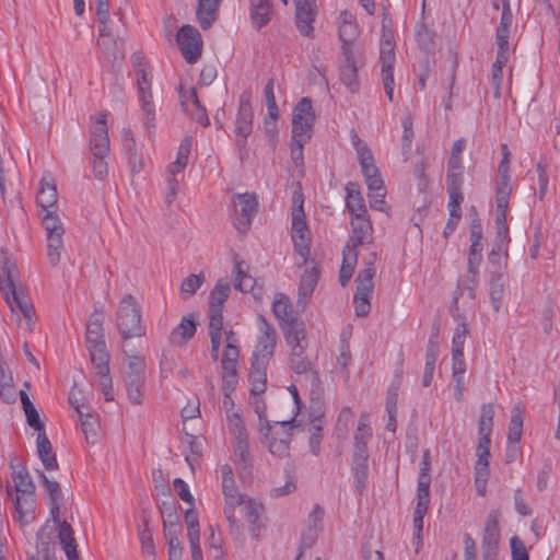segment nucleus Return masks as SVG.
Listing matches in <instances>:
<instances>
[{"label": "nucleus", "instance_id": "f257e3e1", "mask_svg": "<svg viewBox=\"0 0 560 560\" xmlns=\"http://www.w3.org/2000/svg\"><path fill=\"white\" fill-rule=\"evenodd\" d=\"M116 327L122 340L141 337L145 328L141 322V307L131 294H126L119 302L116 313Z\"/></svg>", "mask_w": 560, "mask_h": 560}, {"label": "nucleus", "instance_id": "f03ea898", "mask_svg": "<svg viewBox=\"0 0 560 560\" xmlns=\"http://www.w3.org/2000/svg\"><path fill=\"white\" fill-rule=\"evenodd\" d=\"M222 474V492L224 495L223 513L230 524L231 535L238 537L242 534V526L235 515L236 508L245 502V494L238 492L233 478V470L230 465L221 467Z\"/></svg>", "mask_w": 560, "mask_h": 560}, {"label": "nucleus", "instance_id": "7ed1b4c3", "mask_svg": "<svg viewBox=\"0 0 560 560\" xmlns=\"http://www.w3.org/2000/svg\"><path fill=\"white\" fill-rule=\"evenodd\" d=\"M272 312L279 322L285 341L306 338L305 324L300 317L294 315L292 303L285 294L278 293L275 295Z\"/></svg>", "mask_w": 560, "mask_h": 560}, {"label": "nucleus", "instance_id": "20e7f679", "mask_svg": "<svg viewBox=\"0 0 560 560\" xmlns=\"http://www.w3.org/2000/svg\"><path fill=\"white\" fill-rule=\"evenodd\" d=\"M296 428L295 419L273 421L270 423V433L259 432L260 441L268 446L269 452L279 458L290 455V444L293 430Z\"/></svg>", "mask_w": 560, "mask_h": 560}, {"label": "nucleus", "instance_id": "39448f33", "mask_svg": "<svg viewBox=\"0 0 560 560\" xmlns=\"http://www.w3.org/2000/svg\"><path fill=\"white\" fill-rule=\"evenodd\" d=\"M395 40L392 31L384 30L381 35L380 61L382 65V81L384 91L389 100L393 101L394 94V63H395Z\"/></svg>", "mask_w": 560, "mask_h": 560}, {"label": "nucleus", "instance_id": "423d86ee", "mask_svg": "<svg viewBox=\"0 0 560 560\" xmlns=\"http://www.w3.org/2000/svg\"><path fill=\"white\" fill-rule=\"evenodd\" d=\"M316 115L313 102L310 97H302L292 110V135L291 138L310 141L313 136V128Z\"/></svg>", "mask_w": 560, "mask_h": 560}, {"label": "nucleus", "instance_id": "0eeeda50", "mask_svg": "<svg viewBox=\"0 0 560 560\" xmlns=\"http://www.w3.org/2000/svg\"><path fill=\"white\" fill-rule=\"evenodd\" d=\"M43 228L47 234V257L51 266H57L63 248V225L58 215L52 211H46L42 219Z\"/></svg>", "mask_w": 560, "mask_h": 560}, {"label": "nucleus", "instance_id": "6e6552de", "mask_svg": "<svg viewBox=\"0 0 560 560\" xmlns=\"http://www.w3.org/2000/svg\"><path fill=\"white\" fill-rule=\"evenodd\" d=\"M260 320L261 334L253 353L252 362L256 366H267L275 353L277 331L264 317H260Z\"/></svg>", "mask_w": 560, "mask_h": 560}, {"label": "nucleus", "instance_id": "1a4fd4ad", "mask_svg": "<svg viewBox=\"0 0 560 560\" xmlns=\"http://www.w3.org/2000/svg\"><path fill=\"white\" fill-rule=\"evenodd\" d=\"M137 86L138 95L143 113V124L145 129L150 132L155 128V108L151 92V80L145 68L137 70Z\"/></svg>", "mask_w": 560, "mask_h": 560}, {"label": "nucleus", "instance_id": "9d476101", "mask_svg": "<svg viewBox=\"0 0 560 560\" xmlns=\"http://www.w3.org/2000/svg\"><path fill=\"white\" fill-rule=\"evenodd\" d=\"M235 206L240 209H235V215L233 224L236 230L246 234L252 225V219L257 213L258 200L255 194H236L234 196Z\"/></svg>", "mask_w": 560, "mask_h": 560}, {"label": "nucleus", "instance_id": "9b49d317", "mask_svg": "<svg viewBox=\"0 0 560 560\" xmlns=\"http://www.w3.org/2000/svg\"><path fill=\"white\" fill-rule=\"evenodd\" d=\"M184 59L192 65L202 54V38L199 31L191 25H184L177 32L176 38Z\"/></svg>", "mask_w": 560, "mask_h": 560}, {"label": "nucleus", "instance_id": "f8f14e48", "mask_svg": "<svg viewBox=\"0 0 560 560\" xmlns=\"http://www.w3.org/2000/svg\"><path fill=\"white\" fill-rule=\"evenodd\" d=\"M283 4H288V0H281ZM295 4V24L299 32L303 36H312L314 27L313 23L316 18L315 0H293Z\"/></svg>", "mask_w": 560, "mask_h": 560}, {"label": "nucleus", "instance_id": "ddd939ff", "mask_svg": "<svg viewBox=\"0 0 560 560\" xmlns=\"http://www.w3.org/2000/svg\"><path fill=\"white\" fill-rule=\"evenodd\" d=\"M107 114L100 113L95 124L91 128V153L92 154H108L109 152V138L107 128Z\"/></svg>", "mask_w": 560, "mask_h": 560}, {"label": "nucleus", "instance_id": "4468645a", "mask_svg": "<svg viewBox=\"0 0 560 560\" xmlns=\"http://www.w3.org/2000/svg\"><path fill=\"white\" fill-rule=\"evenodd\" d=\"M339 39L341 40L342 55L353 54L352 43L359 36V27L353 15L343 10L339 14Z\"/></svg>", "mask_w": 560, "mask_h": 560}, {"label": "nucleus", "instance_id": "2eb2a0df", "mask_svg": "<svg viewBox=\"0 0 560 560\" xmlns=\"http://www.w3.org/2000/svg\"><path fill=\"white\" fill-rule=\"evenodd\" d=\"M352 232L343 249L358 250V247L373 241V226L369 218L351 220Z\"/></svg>", "mask_w": 560, "mask_h": 560}, {"label": "nucleus", "instance_id": "dca6fc26", "mask_svg": "<svg viewBox=\"0 0 560 560\" xmlns=\"http://www.w3.org/2000/svg\"><path fill=\"white\" fill-rule=\"evenodd\" d=\"M320 276V270L317 266H313L311 268H306L303 275L301 276L300 284H299V298L296 301V305L301 311H304L308 299L312 296Z\"/></svg>", "mask_w": 560, "mask_h": 560}, {"label": "nucleus", "instance_id": "f3484780", "mask_svg": "<svg viewBox=\"0 0 560 560\" xmlns=\"http://www.w3.org/2000/svg\"><path fill=\"white\" fill-rule=\"evenodd\" d=\"M479 281V273L470 275L466 278H459L457 281L456 289L453 294V300L451 303V314L455 320L462 319V314L459 313L458 300L459 296L466 291L470 300H475L476 298V289Z\"/></svg>", "mask_w": 560, "mask_h": 560}, {"label": "nucleus", "instance_id": "a211bd4d", "mask_svg": "<svg viewBox=\"0 0 560 560\" xmlns=\"http://www.w3.org/2000/svg\"><path fill=\"white\" fill-rule=\"evenodd\" d=\"M305 338H296V340L290 339L287 343L291 348L290 354V368L296 374H307L312 372L313 375H317L316 372L312 371V363L304 357L305 347L302 345V341Z\"/></svg>", "mask_w": 560, "mask_h": 560}, {"label": "nucleus", "instance_id": "6ab92c4d", "mask_svg": "<svg viewBox=\"0 0 560 560\" xmlns=\"http://www.w3.org/2000/svg\"><path fill=\"white\" fill-rule=\"evenodd\" d=\"M430 493L417 492V505L413 511V545H416V551L422 545V529L423 518L429 510Z\"/></svg>", "mask_w": 560, "mask_h": 560}, {"label": "nucleus", "instance_id": "aec40b11", "mask_svg": "<svg viewBox=\"0 0 560 560\" xmlns=\"http://www.w3.org/2000/svg\"><path fill=\"white\" fill-rule=\"evenodd\" d=\"M347 201L346 207L351 215V220L359 218H369L364 199L357 183L349 182L346 186Z\"/></svg>", "mask_w": 560, "mask_h": 560}, {"label": "nucleus", "instance_id": "412c9836", "mask_svg": "<svg viewBox=\"0 0 560 560\" xmlns=\"http://www.w3.org/2000/svg\"><path fill=\"white\" fill-rule=\"evenodd\" d=\"M253 119L254 112L250 101L242 95L235 120V133L237 137L250 136L253 131Z\"/></svg>", "mask_w": 560, "mask_h": 560}, {"label": "nucleus", "instance_id": "4be33fe9", "mask_svg": "<svg viewBox=\"0 0 560 560\" xmlns=\"http://www.w3.org/2000/svg\"><path fill=\"white\" fill-rule=\"evenodd\" d=\"M500 540V528H499V513L492 511L489 513L483 537H482V551H498V545Z\"/></svg>", "mask_w": 560, "mask_h": 560}, {"label": "nucleus", "instance_id": "5701e85b", "mask_svg": "<svg viewBox=\"0 0 560 560\" xmlns=\"http://www.w3.org/2000/svg\"><path fill=\"white\" fill-rule=\"evenodd\" d=\"M91 362L98 376H106L109 373V353L106 350L105 341L88 343Z\"/></svg>", "mask_w": 560, "mask_h": 560}, {"label": "nucleus", "instance_id": "b1692460", "mask_svg": "<svg viewBox=\"0 0 560 560\" xmlns=\"http://www.w3.org/2000/svg\"><path fill=\"white\" fill-rule=\"evenodd\" d=\"M241 508V512L244 514V517L252 525V537L257 538L259 536V532L261 528V525L259 524V518L265 511L264 505L252 498L245 497V502L242 503Z\"/></svg>", "mask_w": 560, "mask_h": 560}, {"label": "nucleus", "instance_id": "393cba45", "mask_svg": "<svg viewBox=\"0 0 560 560\" xmlns=\"http://www.w3.org/2000/svg\"><path fill=\"white\" fill-rule=\"evenodd\" d=\"M351 471L353 476L354 487L357 491L361 494L365 490L368 482L369 455H363L362 451H360V453L358 454H353Z\"/></svg>", "mask_w": 560, "mask_h": 560}, {"label": "nucleus", "instance_id": "a878e982", "mask_svg": "<svg viewBox=\"0 0 560 560\" xmlns=\"http://www.w3.org/2000/svg\"><path fill=\"white\" fill-rule=\"evenodd\" d=\"M196 322L191 314L184 316L180 323L171 331L170 342L174 346H183L196 334Z\"/></svg>", "mask_w": 560, "mask_h": 560}, {"label": "nucleus", "instance_id": "bb28decb", "mask_svg": "<svg viewBox=\"0 0 560 560\" xmlns=\"http://www.w3.org/2000/svg\"><path fill=\"white\" fill-rule=\"evenodd\" d=\"M13 502L15 512L19 515V521L22 525H27L35 520V493L16 494Z\"/></svg>", "mask_w": 560, "mask_h": 560}, {"label": "nucleus", "instance_id": "cd10ccee", "mask_svg": "<svg viewBox=\"0 0 560 560\" xmlns=\"http://www.w3.org/2000/svg\"><path fill=\"white\" fill-rule=\"evenodd\" d=\"M303 195L294 191L292 196V234H310L306 223V217L303 209Z\"/></svg>", "mask_w": 560, "mask_h": 560}, {"label": "nucleus", "instance_id": "c85d7f7f", "mask_svg": "<svg viewBox=\"0 0 560 560\" xmlns=\"http://www.w3.org/2000/svg\"><path fill=\"white\" fill-rule=\"evenodd\" d=\"M10 468L12 469L11 477L14 482L16 494L35 493L36 487L27 471V468L24 465L15 466L12 460L10 463Z\"/></svg>", "mask_w": 560, "mask_h": 560}, {"label": "nucleus", "instance_id": "c756f323", "mask_svg": "<svg viewBox=\"0 0 560 560\" xmlns=\"http://www.w3.org/2000/svg\"><path fill=\"white\" fill-rule=\"evenodd\" d=\"M345 63L340 66V81L350 92H357L360 86L358 68L353 54L343 55Z\"/></svg>", "mask_w": 560, "mask_h": 560}, {"label": "nucleus", "instance_id": "7c9ffc66", "mask_svg": "<svg viewBox=\"0 0 560 560\" xmlns=\"http://www.w3.org/2000/svg\"><path fill=\"white\" fill-rule=\"evenodd\" d=\"M465 372L466 363L464 353L452 354V380L455 383L454 397L457 401H460L465 390Z\"/></svg>", "mask_w": 560, "mask_h": 560}, {"label": "nucleus", "instance_id": "2f4dec72", "mask_svg": "<svg viewBox=\"0 0 560 560\" xmlns=\"http://www.w3.org/2000/svg\"><path fill=\"white\" fill-rule=\"evenodd\" d=\"M36 444L38 457L40 458L45 469H58L57 457L46 432H39L37 434Z\"/></svg>", "mask_w": 560, "mask_h": 560}, {"label": "nucleus", "instance_id": "473e14b6", "mask_svg": "<svg viewBox=\"0 0 560 560\" xmlns=\"http://www.w3.org/2000/svg\"><path fill=\"white\" fill-rule=\"evenodd\" d=\"M221 0H198L197 19L202 30H208L214 22Z\"/></svg>", "mask_w": 560, "mask_h": 560}, {"label": "nucleus", "instance_id": "72a5a7b5", "mask_svg": "<svg viewBox=\"0 0 560 560\" xmlns=\"http://www.w3.org/2000/svg\"><path fill=\"white\" fill-rule=\"evenodd\" d=\"M463 185H458L456 178H451L448 180V185H446V191L448 195L447 209L450 211V217L455 219L462 218V203L464 201V195L462 191Z\"/></svg>", "mask_w": 560, "mask_h": 560}, {"label": "nucleus", "instance_id": "f704fd0d", "mask_svg": "<svg viewBox=\"0 0 560 560\" xmlns=\"http://www.w3.org/2000/svg\"><path fill=\"white\" fill-rule=\"evenodd\" d=\"M250 1V18L255 28L260 30L271 19V3L270 0H249Z\"/></svg>", "mask_w": 560, "mask_h": 560}, {"label": "nucleus", "instance_id": "c9c22d12", "mask_svg": "<svg viewBox=\"0 0 560 560\" xmlns=\"http://www.w3.org/2000/svg\"><path fill=\"white\" fill-rule=\"evenodd\" d=\"M511 192L512 190H495V230H509L506 219Z\"/></svg>", "mask_w": 560, "mask_h": 560}, {"label": "nucleus", "instance_id": "e433bc0d", "mask_svg": "<svg viewBox=\"0 0 560 560\" xmlns=\"http://www.w3.org/2000/svg\"><path fill=\"white\" fill-rule=\"evenodd\" d=\"M86 345L104 340L103 312L95 310L89 317L85 332Z\"/></svg>", "mask_w": 560, "mask_h": 560}, {"label": "nucleus", "instance_id": "4c0bfd02", "mask_svg": "<svg viewBox=\"0 0 560 560\" xmlns=\"http://www.w3.org/2000/svg\"><path fill=\"white\" fill-rule=\"evenodd\" d=\"M368 416L366 415H362L360 417V421H359V424H358V428L354 432V450H353V454H358L360 453V451L363 452V455H369L368 454V443L372 436V430L371 428L369 427L368 424Z\"/></svg>", "mask_w": 560, "mask_h": 560}, {"label": "nucleus", "instance_id": "58836bf2", "mask_svg": "<svg viewBox=\"0 0 560 560\" xmlns=\"http://www.w3.org/2000/svg\"><path fill=\"white\" fill-rule=\"evenodd\" d=\"M234 463L241 471H246L252 467L253 457L249 452L248 438L234 441Z\"/></svg>", "mask_w": 560, "mask_h": 560}, {"label": "nucleus", "instance_id": "ea45409f", "mask_svg": "<svg viewBox=\"0 0 560 560\" xmlns=\"http://www.w3.org/2000/svg\"><path fill=\"white\" fill-rule=\"evenodd\" d=\"M80 419L82 432L86 442L89 444H95L97 442L98 432L101 429L98 416L96 413L90 412L88 409L84 411L83 417H80Z\"/></svg>", "mask_w": 560, "mask_h": 560}, {"label": "nucleus", "instance_id": "a19ab883", "mask_svg": "<svg viewBox=\"0 0 560 560\" xmlns=\"http://www.w3.org/2000/svg\"><path fill=\"white\" fill-rule=\"evenodd\" d=\"M231 292V285L228 280L220 279L209 294V310L223 311L224 303Z\"/></svg>", "mask_w": 560, "mask_h": 560}, {"label": "nucleus", "instance_id": "79ce46f5", "mask_svg": "<svg viewBox=\"0 0 560 560\" xmlns=\"http://www.w3.org/2000/svg\"><path fill=\"white\" fill-rule=\"evenodd\" d=\"M139 539L141 542V550L144 558L148 560H155V546L153 540L152 530L149 527V520L143 518L142 524L138 529Z\"/></svg>", "mask_w": 560, "mask_h": 560}, {"label": "nucleus", "instance_id": "37998d69", "mask_svg": "<svg viewBox=\"0 0 560 560\" xmlns=\"http://www.w3.org/2000/svg\"><path fill=\"white\" fill-rule=\"evenodd\" d=\"M502 150V160L499 164L498 172H499V179L497 182V189H504V190H512L511 187V176H510V156L511 153L509 151L508 144L503 143L501 144Z\"/></svg>", "mask_w": 560, "mask_h": 560}, {"label": "nucleus", "instance_id": "c03bdc74", "mask_svg": "<svg viewBox=\"0 0 560 560\" xmlns=\"http://www.w3.org/2000/svg\"><path fill=\"white\" fill-rule=\"evenodd\" d=\"M37 556L43 560H56V542L51 534L40 530L36 535Z\"/></svg>", "mask_w": 560, "mask_h": 560}, {"label": "nucleus", "instance_id": "a18cd8bd", "mask_svg": "<svg viewBox=\"0 0 560 560\" xmlns=\"http://www.w3.org/2000/svg\"><path fill=\"white\" fill-rule=\"evenodd\" d=\"M357 261L358 250H342V265L339 271V282L342 287H346L350 282Z\"/></svg>", "mask_w": 560, "mask_h": 560}, {"label": "nucleus", "instance_id": "49530a36", "mask_svg": "<svg viewBox=\"0 0 560 560\" xmlns=\"http://www.w3.org/2000/svg\"><path fill=\"white\" fill-rule=\"evenodd\" d=\"M126 388L129 400L133 405L141 404L142 398V387L144 383V375H140L137 373H127L126 378Z\"/></svg>", "mask_w": 560, "mask_h": 560}, {"label": "nucleus", "instance_id": "de8ad7c7", "mask_svg": "<svg viewBox=\"0 0 560 560\" xmlns=\"http://www.w3.org/2000/svg\"><path fill=\"white\" fill-rule=\"evenodd\" d=\"M57 198L58 195L56 186L43 178L36 197L37 206L47 210L57 202Z\"/></svg>", "mask_w": 560, "mask_h": 560}, {"label": "nucleus", "instance_id": "09e8293b", "mask_svg": "<svg viewBox=\"0 0 560 560\" xmlns=\"http://www.w3.org/2000/svg\"><path fill=\"white\" fill-rule=\"evenodd\" d=\"M489 294L495 312L500 311L504 291V279L501 272H493L489 283Z\"/></svg>", "mask_w": 560, "mask_h": 560}, {"label": "nucleus", "instance_id": "8fccbe9b", "mask_svg": "<svg viewBox=\"0 0 560 560\" xmlns=\"http://www.w3.org/2000/svg\"><path fill=\"white\" fill-rule=\"evenodd\" d=\"M430 469H431L430 450L427 448L423 451L422 462L420 464L417 492L430 493V485H431Z\"/></svg>", "mask_w": 560, "mask_h": 560}, {"label": "nucleus", "instance_id": "3c124183", "mask_svg": "<svg viewBox=\"0 0 560 560\" xmlns=\"http://www.w3.org/2000/svg\"><path fill=\"white\" fill-rule=\"evenodd\" d=\"M416 40L424 51L434 49V33L428 28L423 21H418L415 26Z\"/></svg>", "mask_w": 560, "mask_h": 560}, {"label": "nucleus", "instance_id": "603ef678", "mask_svg": "<svg viewBox=\"0 0 560 560\" xmlns=\"http://www.w3.org/2000/svg\"><path fill=\"white\" fill-rule=\"evenodd\" d=\"M494 409L491 404H483L478 421V435H491L493 427Z\"/></svg>", "mask_w": 560, "mask_h": 560}, {"label": "nucleus", "instance_id": "864d4df0", "mask_svg": "<svg viewBox=\"0 0 560 560\" xmlns=\"http://www.w3.org/2000/svg\"><path fill=\"white\" fill-rule=\"evenodd\" d=\"M266 369L267 366H256L254 362L250 365L249 380L252 382L250 393L260 395L266 389Z\"/></svg>", "mask_w": 560, "mask_h": 560}, {"label": "nucleus", "instance_id": "5fc2aeb1", "mask_svg": "<svg viewBox=\"0 0 560 560\" xmlns=\"http://www.w3.org/2000/svg\"><path fill=\"white\" fill-rule=\"evenodd\" d=\"M234 271L236 273L234 283L235 289L240 290L241 292H249L253 290L255 279L245 272L243 269V261L235 260Z\"/></svg>", "mask_w": 560, "mask_h": 560}, {"label": "nucleus", "instance_id": "6e6d98bb", "mask_svg": "<svg viewBox=\"0 0 560 560\" xmlns=\"http://www.w3.org/2000/svg\"><path fill=\"white\" fill-rule=\"evenodd\" d=\"M457 326L455 328V332L453 336V347H452V354H458L464 353V343L466 340V336L468 334L467 325L465 323V317L462 315V319L456 320Z\"/></svg>", "mask_w": 560, "mask_h": 560}, {"label": "nucleus", "instance_id": "4d7b16f0", "mask_svg": "<svg viewBox=\"0 0 560 560\" xmlns=\"http://www.w3.org/2000/svg\"><path fill=\"white\" fill-rule=\"evenodd\" d=\"M58 537L65 552H67V550L70 552H74V550H77L73 529L66 521L61 522L59 525Z\"/></svg>", "mask_w": 560, "mask_h": 560}, {"label": "nucleus", "instance_id": "13d9d810", "mask_svg": "<svg viewBox=\"0 0 560 560\" xmlns=\"http://www.w3.org/2000/svg\"><path fill=\"white\" fill-rule=\"evenodd\" d=\"M523 432V417L521 415L520 409L516 407L513 410L510 425H509V434L508 442L518 443Z\"/></svg>", "mask_w": 560, "mask_h": 560}, {"label": "nucleus", "instance_id": "bf43d9fd", "mask_svg": "<svg viewBox=\"0 0 560 560\" xmlns=\"http://www.w3.org/2000/svg\"><path fill=\"white\" fill-rule=\"evenodd\" d=\"M311 436L308 440L310 451L313 455L318 456L320 453V443L323 439V427L320 424V417H317L310 429Z\"/></svg>", "mask_w": 560, "mask_h": 560}, {"label": "nucleus", "instance_id": "052dcab7", "mask_svg": "<svg viewBox=\"0 0 560 560\" xmlns=\"http://www.w3.org/2000/svg\"><path fill=\"white\" fill-rule=\"evenodd\" d=\"M189 97L191 98V104L196 108L195 113L192 114V119L200 124L203 127L209 126L210 121L207 115V110L205 106L201 104V102L198 98L197 91L195 88H191L189 90Z\"/></svg>", "mask_w": 560, "mask_h": 560}, {"label": "nucleus", "instance_id": "680f3d73", "mask_svg": "<svg viewBox=\"0 0 560 560\" xmlns=\"http://www.w3.org/2000/svg\"><path fill=\"white\" fill-rule=\"evenodd\" d=\"M294 250L303 258V264H306L311 253V237L310 234H292Z\"/></svg>", "mask_w": 560, "mask_h": 560}, {"label": "nucleus", "instance_id": "e2e57ef3", "mask_svg": "<svg viewBox=\"0 0 560 560\" xmlns=\"http://www.w3.org/2000/svg\"><path fill=\"white\" fill-rule=\"evenodd\" d=\"M228 420L230 423V430L234 435V441L248 438L244 421L237 411L228 415Z\"/></svg>", "mask_w": 560, "mask_h": 560}, {"label": "nucleus", "instance_id": "0e129e2a", "mask_svg": "<svg viewBox=\"0 0 560 560\" xmlns=\"http://www.w3.org/2000/svg\"><path fill=\"white\" fill-rule=\"evenodd\" d=\"M456 178L458 185H463L464 175H463V164L462 156L451 155L447 162V174H446V185H448V180L452 178Z\"/></svg>", "mask_w": 560, "mask_h": 560}, {"label": "nucleus", "instance_id": "69168bd1", "mask_svg": "<svg viewBox=\"0 0 560 560\" xmlns=\"http://www.w3.org/2000/svg\"><path fill=\"white\" fill-rule=\"evenodd\" d=\"M205 281L203 273L199 275H190L185 278L180 284V293L187 294V296H191L196 293V291L202 285Z\"/></svg>", "mask_w": 560, "mask_h": 560}, {"label": "nucleus", "instance_id": "338daca9", "mask_svg": "<svg viewBox=\"0 0 560 560\" xmlns=\"http://www.w3.org/2000/svg\"><path fill=\"white\" fill-rule=\"evenodd\" d=\"M209 335L222 336L223 330V311L208 310Z\"/></svg>", "mask_w": 560, "mask_h": 560}, {"label": "nucleus", "instance_id": "774afa93", "mask_svg": "<svg viewBox=\"0 0 560 560\" xmlns=\"http://www.w3.org/2000/svg\"><path fill=\"white\" fill-rule=\"evenodd\" d=\"M512 560H529L527 549L518 536L510 539Z\"/></svg>", "mask_w": 560, "mask_h": 560}]
</instances>
